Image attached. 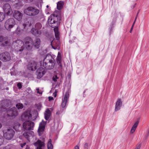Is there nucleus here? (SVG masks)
Returning <instances> with one entry per match:
<instances>
[{"instance_id": "obj_10", "label": "nucleus", "mask_w": 149, "mask_h": 149, "mask_svg": "<svg viewBox=\"0 0 149 149\" xmlns=\"http://www.w3.org/2000/svg\"><path fill=\"white\" fill-rule=\"evenodd\" d=\"M0 42L1 45L4 47H9L11 44L8 38L3 37L2 36H0Z\"/></svg>"}, {"instance_id": "obj_48", "label": "nucleus", "mask_w": 149, "mask_h": 149, "mask_svg": "<svg viewBox=\"0 0 149 149\" xmlns=\"http://www.w3.org/2000/svg\"><path fill=\"white\" fill-rule=\"evenodd\" d=\"M74 149H79V147L78 146H76L74 147Z\"/></svg>"}, {"instance_id": "obj_43", "label": "nucleus", "mask_w": 149, "mask_h": 149, "mask_svg": "<svg viewBox=\"0 0 149 149\" xmlns=\"http://www.w3.org/2000/svg\"><path fill=\"white\" fill-rule=\"evenodd\" d=\"M36 90L38 91L37 92L39 94H42V92H39V89L38 88H37L36 89Z\"/></svg>"}, {"instance_id": "obj_34", "label": "nucleus", "mask_w": 149, "mask_h": 149, "mask_svg": "<svg viewBox=\"0 0 149 149\" xmlns=\"http://www.w3.org/2000/svg\"><path fill=\"white\" fill-rule=\"evenodd\" d=\"M37 72H42L43 73H45V72H44V69L42 67H39L37 70L36 71Z\"/></svg>"}, {"instance_id": "obj_35", "label": "nucleus", "mask_w": 149, "mask_h": 149, "mask_svg": "<svg viewBox=\"0 0 149 149\" xmlns=\"http://www.w3.org/2000/svg\"><path fill=\"white\" fill-rule=\"evenodd\" d=\"M90 145L88 144L87 143H86L84 145V149H88Z\"/></svg>"}, {"instance_id": "obj_16", "label": "nucleus", "mask_w": 149, "mask_h": 149, "mask_svg": "<svg viewBox=\"0 0 149 149\" xmlns=\"http://www.w3.org/2000/svg\"><path fill=\"white\" fill-rule=\"evenodd\" d=\"M56 62L58 65H59L58 67L59 69L62 70V57L61 54L58 52L57 56L56 59Z\"/></svg>"}, {"instance_id": "obj_21", "label": "nucleus", "mask_w": 149, "mask_h": 149, "mask_svg": "<svg viewBox=\"0 0 149 149\" xmlns=\"http://www.w3.org/2000/svg\"><path fill=\"white\" fill-rule=\"evenodd\" d=\"M22 14L18 11H15L13 15L14 18L18 21H20L22 19Z\"/></svg>"}, {"instance_id": "obj_37", "label": "nucleus", "mask_w": 149, "mask_h": 149, "mask_svg": "<svg viewBox=\"0 0 149 149\" xmlns=\"http://www.w3.org/2000/svg\"><path fill=\"white\" fill-rule=\"evenodd\" d=\"M4 142V139L3 137L0 136V146Z\"/></svg>"}, {"instance_id": "obj_3", "label": "nucleus", "mask_w": 149, "mask_h": 149, "mask_svg": "<svg viewBox=\"0 0 149 149\" xmlns=\"http://www.w3.org/2000/svg\"><path fill=\"white\" fill-rule=\"evenodd\" d=\"M32 117L31 114L29 112H25L22 116V118L26 121L24 122L23 126L24 129L26 130H33L34 125V123L30 121Z\"/></svg>"}, {"instance_id": "obj_44", "label": "nucleus", "mask_w": 149, "mask_h": 149, "mask_svg": "<svg viewBox=\"0 0 149 149\" xmlns=\"http://www.w3.org/2000/svg\"><path fill=\"white\" fill-rule=\"evenodd\" d=\"M3 149H10V148H9L8 146H6L5 147L3 148Z\"/></svg>"}, {"instance_id": "obj_41", "label": "nucleus", "mask_w": 149, "mask_h": 149, "mask_svg": "<svg viewBox=\"0 0 149 149\" xmlns=\"http://www.w3.org/2000/svg\"><path fill=\"white\" fill-rule=\"evenodd\" d=\"M48 98H49V101L53 100V97H49Z\"/></svg>"}, {"instance_id": "obj_33", "label": "nucleus", "mask_w": 149, "mask_h": 149, "mask_svg": "<svg viewBox=\"0 0 149 149\" xmlns=\"http://www.w3.org/2000/svg\"><path fill=\"white\" fill-rule=\"evenodd\" d=\"M115 23V22L113 20L112 22H111L110 26L109 28V29L110 30V33H111V31H112L113 28V25Z\"/></svg>"}, {"instance_id": "obj_27", "label": "nucleus", "mask_w": 149, "mask_h": 149, "mask_svg": "<svg viewBox=\"0 0 149 149\" xmlns=\"http://www.w3.org/2000/svg\"><path fill=\"white\" fill-rule=\"evenodd\" d=\"M139 122L138 121H136L132 127L130 131V133L132 134L135 130L136 128L139 124Z\"/></svg>"}, {"instance_id": "obj_50", "label": "nucleus", "mask_w": 149, "mask_h": 149, "mask_svg": "<svg viewBox=\"0 0 149 149\" xmlns=\"http://www.w3.org/2000/svg\"><path fill=\"white\" fill-rule=\"evenodd\" d=\"M23 25L24 26V28L26 26V24H23Z\"/></svg>"}, {"instance_id": "obj_54", "label": "nucleus", "mask_w": 149, "mask_h": 149, "mask_svg": "<svg viewBox=\"0 0 149 149\" xmlns=\"http://www.w3.org/2000/svg\"><path fill=\"white\" fill-rule=\"evenodd\" d=\"M46 7H47V8H48L49 7V6H48V5H47V6H46Z\"/></svg>"}, {"instance_id": "obj_55", "label": "nucleus", "mask_w": 149, "mask_h": 149, "mask_svg": "<svg viewBox=\"0 0 149 149\" xmlns=\"http://www.w3.org/2000/svg\"><path fill=\"white\" fill-rule=\"evenodd\" d=\"M31 2H32L33 0H29Z\"/></svg>"}, {"instance_id": "obj_2", "label": "nucleus", "mask_w": 149, "mask_h": 149, "mask_svg": "<svg viewBox=\"0 0 149 149\" xmlns=\"http://www.w3.org/2000/svg\"><path fill=\"white\" fill-rule=\"evenodd\" d=\"M58 16L54 14L52 16L51 15L48 18V22L49 24H54L52 25V27H55L54 29V31L55 33V36L57 40H59V34L58 31V28L57 26L58 24Z\"/></svg>"}, {"instance_id": "obj_1", "label": "nucleus", "mask_w": 149, "mask_h": 149, "mask_svg": "<svg viewBox=\"0 0 149 149\" xmlns=\"http://www.w3.org/2000/svg\"><path fill=\"white\" fill-rule=\"evenodd\" d=\"M9 104V102L7 100H2L1 104H0V111H7V115L8 117L15 118L18 114L17 109L14 107L7 110Z\"/></svg>"}, {"instance_id": "obj_24", "label": "nucleus", "mask_w": 149, "mask_h": 149, "mask_svg": "<svg viewBox=\"0 0 149 149\" xmlns=\"http://www.w3.org/2000/svg\"><path fill=\"white\" fill-rule=\"evenodd\" d=\"M40 38H36L35 43H33V45L34 47L36 49H38L40 44Z\"/></svg>"}, {"instance_id": "obj_23", "label": "nucleus", "mask_w": 149, "mask_h": 149, "mask_svg": "<svg viewBox=\"0 0 149 149\" xmlns=\"http://www.w3.org/2000/svg\"><path fill=\"white\" fill-rule=\"evenodd\" d=\"M44 115L45 119L47 120H48L51 116V112L50 110L48 109H47L44 113Z\"/></svg>"}, {"instance_id": "obj_53", "label": "nucleus", "mask_w": 149, "mask_h": 149, "mask_svg": "<svg viewBox=\"0 0 149 149\" xmlns=\"http://www.w3.org/2000/svg\"><path fill=\"white\" fill-rule=\"evenodd\" d=\"M1 127L2 125L1 123H0V129L1 128Z\"/></svg>"}, {"instance_id": "obj_57", "label": "nucleus", "mask_w": 149, "mask_h": 149, "mask_svg": "<svg viewBox=\"0 0 149 149\" xmlns=\"http://www.w3.org/2000/svg\"><path fill=\"white\" fill-rule=\"evenodd\" d=\"M1 62L0 61V67L1 66Z\"/></svg>"}, {"instance_id": "obj_5", "label": "nucleus", "mask_w": 149, "mask_h": 149, "mask_svg": "<svg viewBox=\"0 0 149 149\" xmlns=\"http://www.w3.org/2000/svg\"><path fill=\"white\" fill-rule=\"evenodd\" d=\"M39 13V10L35 8L29 6L24 10L25 14L30 16H34L37 15Z\"/></svg>"}, {"instance_id": "obj_46", "label": "nucleus", "mask_w": 149, "mask_h": 149, "mask_svg": "<svg viewBox=\"0 0 149 149\" xmlns=\"http://www.w3.org/2000/svg\"><path fill=\"white\" fill-rule=\"evenodd\" d=\"M136 18H135V20H134V22L133 23V24H132V26H134V24L135 23V22L136 21Z\"/></svg>"}, {"instance_id": "obj_7", "label": "nucleus", "mask_w": 149, "mask_h": 149, "mask_svg": "<svg viewBox=\"0 0 149 149\" xmlns=\"http://www.w3.org/2000/svg\"><path fill=\"white\" fill-rule=\"evenodd\" d=\"M55 56L53 54H47L45 57L43 62L51 63L52 64H56Z\"/></svg>"}, {"instance_id": "obj_28", "label": "nucleus", "mask_w": 149, "mask_h": 149, "mask_svg": "<svg viewBox=\"0 0 149 149\" xmlns=\"http://www.w3.org/2000/svg\"><path fill=\"white\" fill-rule=\"evenodd\" d=\"M47 148L48 149H53V145L52 143V140L49 139L48 142Z\"/></svg>"}, {"instance_id": "obj_56", "label": "nucleus", "mask_w": 149, "mask_h": 149, "mask_svg": "<svg viewBox=\"0 0 149 149\" xmlns=\"http://www.w3.org/2000/svg\"><path fill=\"white\" fill-rule=\"evenodd\" d=\"M52 47H53V49H56V48H54V47H53L52 46Z\"/></svg>"}, {"instance_id": "obj_47", "label": "nucleus", "mask_w": 149, "mask_h": 149, "mask_svg": "<svg viewBox=\"0 0 149 149\" xmlns=\"http://www.w3.org/2000/svg\"><path fill=\"white\" fill-rule=\"evenodd\" d=\"M140 145H139L138 146H137L135 149H140Z\"/></svg>"}, {"instance_id": "obj_9", "label": "nucleus", "mask_w": 149, "mask_h": 149, "mask_svg": "<svg viewBox=\"0 0 149 149\" xmlns=\"http://www.w3.org/2000/svg\"><path fill=\"white\" fill-rule=\"evenodd\" d=\"M15 131L12 129H8L4 133L3 136L6 139L10 140L12 139L15 135Z\"/></svg>"}, {"instance_id": "obj_12", "label": "nucleus", "mask_w": 149, "mask_h": 149, "mask_svg": "<svg viewBox=\"0 0 149 149\" xmlns=\"http://www.w3.org/2000/svg\"><path fill=\"white\" fill-rule=\"evenodd\" d=\"M69 97V91L68 90L65 93V94L63 98L62 99V102L61 104V107L63 108H65L66 107L67 104L68 100Z\"/></svg>"}, {"instance_id": "obj_31", "label": "nucleus", "mask_w": 149, "mask_h": 149, "mask_svg": "<svg viewBox=\"0 0 149 149\" xmlns=\"http://www.w3.org/2000/svg\"><path fill=\"white\" fill-rule=\"evenodd\" d=\"M16 107L18 109H20L23 108V106L22 103H19L17 104Z\"/></svg>"}, {"instance_id": "obj_32", "label": "nucleus", "mask_w": 149, "mask_h": 149, "mask_svg": "<svg viewBox=\"0 0 149 149\" xmlns=\"http://www.w3.org/2000/svg\"><path fill=\"white\" fill-rule=\"evenodd\" d=\"M5 17V16L3 13L0 12V22L3 21Z\"/></svg>"}, {"instance_id": "obj_14", "label": "nucleus", "mask_w": 149, "mask_h": 149, "mask_svg": "<svg viewBox=\"0 0 149 149\" xmlns=\"http://www.w3.org/2000/svg\"><path fill=\"white\" fill-rule=\"evenodd\" d=\"M3 9L5 14L8 15H10L13 13L10 6L8 3H6L4 4Z\"/></svg>"}, {"instance_id": "obj_19", "label": "nucleus", "mask_w": 149, "mask_h": 149, "mask_svg": "<svg viewBox=\"0 0 149 149\" xmlns=\"http://www.w3.org/2000/svg\"><path fill=\"white\" fill-rule=\"evenodd\" d=\"M55 64H52L51 63L47 62L46 61L43 62V66L46 70H51L53 69Z\"/></svg>"}, {"instance_id": "obj_45", "label": "nucleus", "mask_w": 149, "mask_h": 149, "mask_svg": "<svg viewBox=\"0 0 149 149\" xmlns=\"http://www.w3.org/2000/svg\"><path fill=\"white\" fill-rule=\"evenodd\" d=\"M139 11H140V10H139L137 12V14H136V16L135 17V18H136V19H137V17L138 14L139 13Z\"/></svg>"}, {"instance_id": "obj_6", "label": "nucleus", "mask_w": 149, "mask_h": 149, "mask_svg": "<svg viewBox=\"0 0 149 149\" xmlns=\"http://www.w3.org/2000/svg\"><path fill=\"white\" fill-rule=\"evenodd\" d=\"M16 23L15 19L13 18H9L6 20L5 23V27L6 29L10 30L15 25Z\"/></svg>"}, {"instance_id": "obj_42", "label": "nucleus", "mask_w": 149, "mask_h": 149, "mask_svg": "<svg viewBox=\"0 0 149 149\" xmlns=\"http://www.w3.org/2000/svg\"><path fill=\"white\" fill-rule=\"evenodd\" d=\"M26 144V143H23L21 144V147L22 148L23 146H24Z\"/></svg>"}, {"instance_id": "obj_30", "label": "nucleus", "mask_w": 149, "mask_h": 149, "mask_svg": "<svg viewBox=\"0 0 149 149\" xmlns=\"http://www.w3.org/2000/svg\"><path fill=\"white\" fill-rule=\"evenodd\" d=\"M45 73H43L42 72H37L36 71V74L37 75V78L40 79L43 76L44 74H45Z\"/></svg>"}, {"instance_id": "obj_8", "label": "nucleus", "mask_w": 149, "mask_h": 149, "mask_svg": "<svg viewBox=\"0 0 149 149\" xmlns=\"http://www.w3.org/2000/svg\"><path fill=\"white\" fill-rule=\"evenodd\" d=\"M24 46L27 49H30L33 46V42L32 38L29 37H26L24 40Z\"/></svg>"}, {"instance_id": "obj_4", "label": "nucleus", "mask_w": 149, "mask_h": 149, "mask_svg": "<svg viewBox=\"0 0 149 149\" xmlns=\"http://www.w3.org/2000/svg\"><path fill=\"white\" fill-rule=\"evenodd\" d=\"M16 51L22 52L24 48V42L21 40H17L14 42L13 43Z\"/></svg>"}, {"instance_id": "obj_26", "label": "nucleus", "mask_w": 149, "mask_h": 149, "mask_svg": "<svg viewBox=\"0 0 149 149\" xmlns=\"http://www.w3.org/2000/svg\"><path fill=\"white\" fill-rule=\"evenodd\" d=\"M33 27L36 29L39 30H42V25L40 22L36 23Z\"/></svg>"}, {"instance_id": "obj_52", "label": "nucleus", "mask_w": 149, "mask_h": 149, "mask_svg": "<svg viewBox=\"0 0 149 149\" xmlns=\"http://www.w3.org/2000/svg\"><path fill=\"white\" fill-rule=\"evenodd\" d=\"M149 135V130H148V134H147V136H148Z\"/></svg>"}, {"instance_id": "obj_29", "label": "nucleus", "mask_w": 149, "mask_h": 149, "mask_svg": "<svg viewBox=\"0 0 149 149\" xmlns=\"http://www.w3.org/2000/svg\"><path fill=\"white\" fill-rule=\"evenodd\" d=\"M22 33V30L21 29L19 26H18L15 31V33L18 35H19Z\"/></svg>"}, {"instance_id": "obj_40", "label": "nucleus", "mask_w": 149, "mask_h": 149, "mask_svg": "<svg viewBox=\"0 0 149 149\" xmlns=\"http://www.w3.org/2000/svg\"><path fill=\"white\" fill-rule=\"evenodd\" d=\"M10 1V0H0V2H7Z\"/></svg>"}, {"instance_id": "obj_38", "label": "nucleus", "mask_w": 149, "mask_h": 149, "mask_svg": "<svg viewBox=\"0 0 149 149\" xmlns=\"http://www.w3.org/2000/svg\"><path fill=\"white\" fill-rule=\"evenodd\" d=\"M58 79V77H57V75H55L52 78L53 80L54 81H56L57 79Z\"/></svg>"}, {"instance_id": "obj_15", "label": "nucleus", "mask_w": 149, "mask_h": 149, "mask_svg": "<svg viewBox=\"0 0 149 149\" xmlns=\"http://www.w3.org/2000/svg\"><path fill=\"white\" fill-rule=\"evenodd\" d=\"M43 30H39L36 29L34 27L32 28L31 30V32L33 35L37 37H40L42 33Z\"/></svg>"}, {"instance_id": "obj_13", "label": "nucleus", "mask_w": 149, "mask_h": 149, "mask_svg": "<svg viewBox=\"0 0 149 149\" xmlns=\"http://www.w3.org/2000/svg\"><path fill=\"white\" fill-rule=\"evenodd\" d=\"M39 64L38 63L33 61L28 64L27 68L29 70L35 71L39 67Z\"/></svg>"}, {"instance_id": "obj_36", "label": "nucleus", "mask_w": 149, "mask_h": 149, "mask_svg": "<svg viewBox=\"0 0 149 149\" xmlns=\"http://www.w3.org/2000/svg\"><path fill=\"white\" fill-rule=\"evenodd\" d=\"M63 109H60V110H58L56 112V114L58 115L61 114L63 111Z\"/></svg>"}, {"instance_id": "obj_49", "label": "nucleus", "mask_w": 149, "mask_h": 149, "mask_svg": "<svg viewBox=\"0 0 149 149\" xmlns=\"http://www.w3.org/2000/svg\"><path fill=\"white\" fill-rule=\"evenodd\" d=\"M133 26H132L131 28V29H130V33H131L132 32V29H133Z\"/></svg>"}, {"instance_id": "obj_18", "label": "nucleus", "mask_w": 149, "mask_h": 149, "mask_svg": "<svg viewBox=\"0 0 149 149\" xmlns=\"http://www.w3.org/2000/svg\"><path fill=\"white\" fill-rule=\"evenodd\" d=\"M33 145L37 147L36 149H42V147L45 146L44 142L40 140H38L36 142L33 143Z\"/></svg>"}, {"instance_id": "obj_11", "label": "nucleus", "mask_w": 149, "mask_h": 149, "mask_svg": "<svg viewBox=\"0 0 149 149\" xmlns=\"http://www.w3.org/2000/svg\"><path fill=\"white\" fill-rule=\"evenodd\" d=\"M0 59L3 62L9 61L11 59V56L9 53L5 52L0 54Z\"/></svg>"}, {"instance_id": "obj_22", "label": "nucleus", "mask_w": 149, "mask_h": 149, "mask_svg": "<svg viewBox=\"0 0 149 149\" xmlns=\"http://www.w3.org/2000/svg\"><path fill=\"white\" fill-rule=\"evenodd\" d=\"M122 102L121 99H118L116 102L115 111H116L119 110L122 106Z\"/></svg>"}, {"instance_id": "obj_17", "label": "nucleus", "mask_w": 149, "mask_h": 149, "mask_svg": "<svg viewBox=\"0 0 149 149\" xmlns=\"http://www.w3.org/2000/svg\"><path fill=\"white\" fill-rule=\"evenodd\" d=\"M46 123V122L44 121L43 120L40 123L38 130L39 134L44 130Z\"/></svg>"}, {"instance_id": "obj_39", "label": "nucleus", "mask_w": 149, "mask_h": 149, "mask_svg": "<svg viewBox=\"0 0 149 149\" xmlns=\"http://www.w3.org/2000/svg\"><path fill=\"white\" fill-rule=\"evenodd\" d=\"M17 86L19 89H21L22 88V85L20 83H18L17 84Z\"/></svg>"}, {"instance_id": "obj_51", "label": "nucleus", "mask_w": 149, "mask_h": 149, "mask_svg": "<svg viewBox=\"0 0 149 149\" xmlns=\"http://www.w3.org/2000/svg\"><path fill=\"white\" fill-rule=\"evenodd\" d=\"M69 42L70 43L72 44L73 42V41L72 40H70L69 41Z\"/></svg>"}, {"instance_id": "obj_20", "label": "nucleus", "mask_w": 149, "mask_h": 149, "mask_svg": "<svg viewBox=\"0 0 149 149\" xmlns=\"http://www.w3.org/2000/svg\"><path fill=\"white\" fill-rule=\"evenodd\" d=\"M23 136L27 139V140L30 141L29 137L30 136L33 137L34 136V132L33 131H30L29 132H25L23 134Z\"/></svg>"}, {"instance_id": "obj_25", "label": "nucleus", "mask_w": 149, "mask_h": 149, "mask_svg": "<svg viewBox=\"0 0 149 149\" xmlns=\"http://www.w3.org/2000/svg\"><path fill=\"white\" fill-rule=\"evenodd\" d=\"M64 4V2L60 1L57 2V9L58 10H61L62 9Z\"/></svg>"}]
</instances>
